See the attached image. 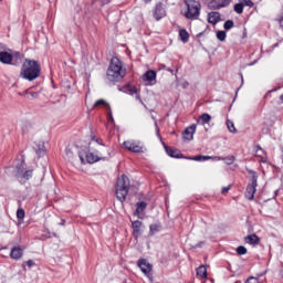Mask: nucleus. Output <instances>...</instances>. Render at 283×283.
<instances>
[{"instance_id": "1a4fd4ad", "label": "nucleus", "mask_w": 283, "mask_h": 283, "mask_svg": "<svg viewBox=\"0 0 283 283\" xmlns=\"http://www.w3.org/2000/svg\"><path fill=\"white\" fill-rule=\"evenodd\" d=\"M167 17V11L161 2L157 3L154 11V18L156 21H160V19H165Z\"/></svg>"}, {"instance_id": "20e7f679", "label": "nucleus", "mask_w": 283, "mask_h": 283, "mask_svg": "<svg viewBox=\"0 0 283 283\" xmlns=\"http://www.w3.org/2000/svg\"><path fill=\"white\" fill-rule=\"evenodd\" d=\"M188 11L186 13L187 19H198L200 17V2L196 0L186 1Z\"/></svg>"}, {"instance_id": "423d86ee", "label": "nucleus", "mask_w": 283, "mask_h": 283, "mask_svg": "<svg viewBox=\"0 0 283 283\" xmlns=\"http://www.w3.org/2000/svg\"><path fill=\"white\" fill-rule=\"evenodd\" d=\"M123 145L125 149L133 151V154H143V146L138 142L127 140Z\"/></svg>"}, {"instance_id": "a878e982", "label": "nucleus", "mask_w": 283, "mask_h": 283, "mask_svg": "<svg viewBox=\"0 0 283 283\" xmlns=\"http://www.w3.org/2000/svg\"><path fill=\"white\" fill-rule=\"evenodd\" d=\"M226 125L231 134H238V129H235V124H233L231 119H228Z\"/></svg>"}, {"instance_id": "f257e3e1", "label": "nucleus", "mask_w": 283, "mask_h": 283, "mask_svg": "<svg viewBox=\"0 0 283 283\" xmlns=\"http://www.w3.org/2000/svg\"><path fill=\"white\" fill-rule=\"evenodd\" d=\"M125 74H127V71L123 69V62H120L118 57H113L106 73L107 80L111 81V83H116L123 81Z\"/></svg>"}, {"instance_id": "8fccbe9b", "label": "nucleus", "mask_w": 283, "mask_h": 283, "mask_svg": "<svg viewBox=\"0 0 283 283\" xmlns=\"http://www.w3.org/2000/svg\"><path fill=\"white\" fill-rule=\"evenodd\" d=\"M187 86H189V83H188V82H185V83H184V87H187Z\"/></svg>"}, {"instance_id": "2eb2a0df", "label": "nucleus", "mask_w": 283, "mask_h": 283, "mask_svg": "<svg viewBox=\"0 0 283 283\" xmlns=\"http://www.w3.org/2000/svg\"><path fill=\"white\" fill-rule=\"evenodd\" d=\"M10 256L13 260H21V258H23V250L19 247H15L11 250Z\"/></svg>"}, {"instance_id": "6e6552de", "label": "nucleus", "mask_w": 283, "mask_h": 283, "mask_svg": "<svg viewBox=\"0 0 283 283\" xmlns=\"http://www.w3.org/2000/svg\"><path fill=\"white\" fill-rule=\"evenodd\" d=\"M137 265L139 266L140 271L144 272L147 275V277H151L153 266H151L150 263H148L147 260H145V259L139 260L137 262Z\"/></svg>"}, {"instance_id": "72a5a7b5", "label": "nucleus", "mask_w": 283, "mask_h": 283, "mask_svg": "<svg viewBox=\"0 0 283 283\" xmlns=\"http://www.w3.org/2000/svg\"><path fill=\"white\" fill-rule=\"evenodd\" d=\"M17 218L18 220H23V218H25V210H23L22 208L18 209Z\"/></svg>"}, {"instance_id": "5701e85b", "label": "nucleus", "mask_w": 283, "mask_h": 283, "mask_svg": "<svg viewBox=\"0 0 283 283\" xmlns=\"http://www.w3.org/2000/svg\"><path fill=\"white\" fill-rule=\"evenodd\" d=\"M102 105H104V107H106L107 109H112V106H109V104H107L105 99L96 101L95 104L93 105V109L96 107H101Z\"/></svg>"}, {"instance_id": "13d9d810", "label": "nucleus", "mask_w": 283, "mask_h": 283, "mask_svg": "<svg viewBox=\"0 0 283 283\" xmlns=\"http://www.w3.org/2000/svg\"><path fill=\"white\" fill-rule=\"evenodd\" d=\"M61 224H62V226H63V224H65V221H62V223H61Z\"/></svg>"}, {"instance_id": "864d4df0", "label": "nucleus", "mask_w": 283, "mask_h": 283, "mask_svg": "<svg viewBox=\"0 0 283 283\" xmlns=\"http://www.w3.org/2000/svg\"><path fill=\"white\" fill-rule=\"evenodd\" d=\"M280 23H281V25L283 27V24H282V23H283V18H282V19H280Z\"/></svg>"}, {"instance_id": "ddd939ff", "label": "nucleus", "mask_w": 283, "mask_h": 283, "mask_svg": "<svg viewBox=\"0 0 283 283\" xmlns=\"http://www.w3.org/2000/svg\"><path fill=\"white\" fill-rule=\"evenodd\" d=\"M220 21V12L212 11L208 14V23L216 25Z\"/></svg>"}, {"instance_id": "c756f323", "label": "nucleus", "mask_w": 283, "mask_h": 283, "mask_svg": "<svg viewBox=\"0 0 283 283\" xmlns=\"http://www.w3.org/2000/svg\"><path fill=\"white\" fill-rule=\"evenodd\" d=\"M189 160H196V161H200V160H211V156H196V157H190Z\"/></svg>"}, {"instance_id": "c85d7f7f", "label": "nucleus", "mask_w": 283, "mask_h": 283, "mask_svg": "<svg viewBox=\"0 0 283 283\" xmlns=\"http://www.w3.org/2000/svg\"><path fill=\"white\" fill-rule=\"evenodd\" d=\"M200 120L201 123L205 125L207 123H210L211 122V115L207 114V113H203L201 116H200Z\"/></svg>"}, {"instance_id": "f704fd0d", "label": "nucleus", "mask_w": 283, "mask_h": 283, "mask_svg": "<svg viewBox=\"0 0 283 283\" xmlns=\"http://www.w3.org/2000/svg\"><path fill=\"white\" fill-rule=\"evenodd\" d=\"M224 30H231L233 28V20H228L223 24Z\"/></svg>"}, {"instance_id": "2f4dec72", "label": "nucleus", "mask_w": 283, "mask_h": 283, "mask_svg": "<svg viewBox=\"0 0 283 283\" xmlns=\"http://www.w3.org/2000/svg\"><path fill=\"white\" fill-rule=\"evenodd\" d=\"M149 229H150V233L154 235V233H158V231H160V224L153 223L150 224Z\"/></svg>"}, {"instance_id": "603ef678", "label": "nucleus", "mask_w": 283, "mask_h": 283, "mask_svg": "<svg viewBox=\"0 0 283 283\" xmlns=\"http://www.w3.org/2000/svg\"><path fill=\"white\" fill-rule=\"evenodd\" d=\"M92 140H95V143H98V139H96L95 137H93Z\"/></svg>"}, {"instance_id": "c9c22d12", "label": "nucleus", "mask_w": 283, "mask_h": 283, "mask_svg": "<svg viewBox=\"0 0 283 283\" xmlns=\"http://www.w3.org/2000/svg\"><path fill=\"white\" fill-rule=\"evenodd\" d=\"M237 253H238V255H247V249L243 245H240L237 249Z\"/></svg>"}, {"instance_id": "f3484780", "label": "nucleus", "mask_w": 283, "mask_h": 283, "mask_svg": "<svg viewBox=\"0 0 283 283\" xmlns=\"http://www.w3.org/2000/svg\"><path fill=\"white\" fill-rule=\"evenodd\" d=\"M245 242L255 247V244H260V238L256 234H250L245 237Z\"/></svg>"}, {"instance_id": "37998d69", "label": "nucleus", "mask_w": 283, "mask_h": 283, "mask_svg": "<svg viewBox=\"0 0 283 283\" xmlns=\"http://www.w3.org/2000/svg\"><path fill=\"white\" fill-rule=\"evenodd\" d=\"M27 265L29 266V269H32V266H34V261L32 260L27 261Z\"/></svg>"}, {"instance_id": "aec40b11", "label": "nucleus", "mask_w": 283, "mask_h": 283, "mask_svg": "<svg viewBox=\"0 0 283 283\" xmlns=\"http://www.w3.org/2000/svg\"><path fill=\"white\" fill-rule=\"evenodd\" d=\"M130 95L135 96V99L138 101L142 105H145V102H143V99L140 98V94L138 93V88L137 87H132L129 90Z\"/></svg>"}, {"instance_id": "a18cd8bd", "label": "nucleus", "mask_w": 283, "mask_h": 283, "mask_svg": "<svg viewBox=\"0 0 283 283\" xmlns=\"http://www.w3.org/2000/svg\"><path fill=\"white\" fill-rule=\"evenodd\" d=\"M108 118L112 123H114V116H112V109H109V113H108Z\"/></svg>"}, {"instance_id": "b1692460", "label": "nucleus", "mask_w": 283, "mask_h": 283, "mask_svg": "<svg viewBox=\"0 0 283 283\" xmlns=\"http://www.w3.org/2000/svg\"><path fill=\"white\" fill-rule=\"evenodd\" d=\"M132 227H133L134 233H135L136 235H138V234L140 233V228L143 227V222H140V221H134V222L132 223Z\"/></svg>"}, {"instance_id": "4c0bfd02", "label": "nucleus", "mask_w": 283, "mask_h": 283, "mask_svg": "<svg viewBox=\"0 0 283 283\" xmlns=\"http://www.w3.org/2000/svg\"><path fill=\"white\" fill-rule=\"evenodd\" d=\"M244 6H248V8H253L254 3L251 0H243Z\"/></svg>"}, {"instance_id": "f03ea898", "label": "nucleus", "mask_w": 283, "mask_h": 283, "mask_svg": "<svg viewBox=\"0 0 283 283\" xmlns=\"http://www.w3.org/2000/svg\"><path fill=\"white\" fill-rule=\"evenodd\" d=\"M41 74V65L34 60H25L22 64L20 76L27 81H34Z\"/></svg>"}, {"instance_id": "3c124183", "label": "nucleus", "mask_w": 283, "mask_h": 283, "mask_svg": "<svg viewBox=\"0 0 283 283\" xmlns=\"http://www.w3.org/2000/svg\"><path fill=\"white\" fill-rule=\"evenodd\" d=\"M145 3H151V0H144Z\"/></svg>"}, {"instance_id": "39448f33", "label": "nucleus", "mask_w": 283, "mask_h": 283, "mask_svg": "<svg viewBox=\"0 0 283 283\" xmlns=\"http://www.w3.org/2000/svg\"><path fill=\"white\" fill-rule=\"evenodd\" d=\"M15 176L19 180H30L32 178V170H25V161H22L21 167H18Z\"/></svg>"}, {"instance_id": "bb28decb", "label": "nucleus", "mask_w": 283, "mask_h": 283, "mask_svg": "<svg viewBox=\"0 0 283 283\" xmlns=\"http://www.w3.org/2000/svg\"><path fill=\"white\" fill-rule=\"evenodd\" d=\"M197 275L199 277H207V266L201 265L197 269Z\"/></svg>"}, {"instance_id": "5fc2aeb1", "label": "nucleus", "mask_w": 283, "mask_h": 283, "mask_svg": "<svg viewBox=\"0 0 283 283\" xmlns=\"http://www.w3.org/2000/svg\"><path fill=\"white\" fill-rule=\"evenodd\" d=\"M280 101H282V102H283V94L280 96Z\"/></svg>"}, {"instance_id": "79ce46f5", "label": "nucleus", "mask_w": 283, "mask_h": 283, "mask_svg": "<svg viewBox=\"0 0 283 283\" xmlns=\"http://www.w3.org/2000/svg\"><path fill=\"white\" fill-rule=\"evenodd\" d=\"M65 154L69 158H72V150L70 148L65 149Z\"/></svg>"}, {"instance_id": "dca6fc26", "label": "nucleus", "mask_w": 283, "mask_h": 283, "mask_svg": "<svg viewBox=\"0 0 283 283\" xmlns=\"http://www.w3.org/2000/svg\"><path fill=\"white\" fill-rule=\"evenodd\" d=\"M256 188L258 187H255V186H249L248 185L247 190H245L247 200H253V198H255Z\"/></svg>"}, {"instance_id": "f8f14e48", "label": "nucleus", "mask_w": 283, "mask_h": 283, "mask_svg": "<svg viewBox=\"0 0 283 283\" xmlns=\"http://www.w3.org/2000/svg\"><path fill=\"white\" fill-rule=\"evenodd\" d=\"M12 54L7 51L0 52V63H4L6 65H12Z\"/></svg>"}, {"instance_id": "c03bdc74", "label": "nucleus", "mask_w": 283, "mask_h": 283, "mask_svg": "<svg viewBox=\"0 0 283 283\" xmlns=\"http://www.w3.org/2000/svg\"><path fill=\"white\" fill-rule=\"evenodd\" d=\"M234 160H235V157H230L228 159V165H233Z\"/></svg>"}, {"instance_id": "393cba45", "label": "nucleus", "mask_w": 283, "mask_h": 283, "mask_svg": "<svg viewBox=\"0 0 283 283\" xmlns=\"http://www.w3.org/2000/svg\"><path fill=\"white\" fill-rule=\"evenodd\" d=\"M179 36L184 43H187V41H189V32H187V30L185 29H181L179 31Z\"/></svg>"}, {"instance_id": "4d7b16f0", "label": "nucleus", "mask_w": 283, "mask_h": 283, "mask_svg": "<svg viewBox=\"0 0 283 283\" xmlns=\"http://www.w3.org/2000/svg\"><path fill=\"white\" fill-rule=\"evenodd\" d=\"M168 72H174V70H171V69H168Z\"/></svg>"}, {"instance_id": "cd10ccee", "label": "nucleus", "mask_w": 283, "mask_h": 283, "mask_svg": "<svg viewBox=\"0 0 283 283\" xmlns=\"http://www.w3.org/2000/svg\"><path fill=\"white\" fill-rule=\"evenodd\" d=\"M164 147L166 149V154H168V156H170L171 158H178V153L169 147H167L165 144H164Z\"/></svg>"}, {"instance_id": "6e6d98bb", "label": "nucleus", "mask_w": 283, "mask_h": 283, "mask_svg": "<svg viewBox=\"0 0 283 283\" xmlns=\"http://www.w3.org/2000/svg\"><path fill=\"white\" fill-rule=\"evenodd\" d=\"M270 92H277V88H274V90H272V91H270Z\"/></svg>"}, {"instance_id": "a19ab883", "label": "nucleus", "mask_w": 283, "mask_h": 283, "mask_svg": "<svg viewBox=\"0 0 283 283\" xmlns=\"http://www.w3.org/2000/svg\"><path fill=\"white\" fill-rule=\"evenodd\" d=\"M231 189V186L223 187L221 193H229V190Z\"/></svg>"}, {"instance_id": "7c9ffc66", "label": "nucleus", "mask_w": 283, "mask_h": 283, "mask_svg": "<svg viewBox=\"0 0 283 283\" xmlns=\"http://www.w3.org/2000/svg\"><path fill=\"white\" fill-rule=\"evenodd\" d=\"M234 12H237V14H242L244 12V4L237 3L234 6Z\"/></svg>"}, {"instance_id": "0eeeda50", "label": "nucleus", "mask_w": 283, "mask_h": 283, "mask_svg": "<svg viewBox=\"0 0 283 283\" xmlns=\"http://www.w3.org/2000/svg\"><path fill=\"white\" fill-rule=\"evenodd\" d=\"M231 4V0H212L208 3L209 10H220Z\"/></svg>"}, {"instance_id": "9b49d317", "label": "nucleus", "mask_w": 283, "mask_h": 283, "mask_svg": "<svg viewBox=\"0 0 283 283\" xmlns=\"http://www.w3.org/2000/svg\"><path fill=\"white\" fill-rule=\"evenodd\" d=\"M193 134H196V124L185 129L182 134L184 140H193Z\"/></svg>"}, {"instance_id": "e433bc0d", "label": "nucleus", "mask_w": 283, "mask_h": 283, "mask_svg": "<svg viewBox=\"0 0 283 283\" xmlns=\"http://www.w3.org/2000/svg\"><path fill=\"white\" fill-rule=\"evenodd\" d=\"M29 101H33L34 98H39V92H29Z\"/></svg>"}, {"instance_id": "ea45409f", "label": "nucleus", "mask_w": 283, "mask_h": 283, "mask_svg": "<svg viewBox=\"0 0 283 283\" xmlns=\"http://www.w3.org/2000/svg\"><path fill=\"white\" fill-rule=\"evenodd\" d=\"M245 283H258V279L251 276L245 281Z\"/></svg>"}, {"instance_id": "7ed1b4c3", "label": "nucleus", "mask_w": 283, "mask_h": 283, "mask_svg": "<svg viewBox=\"0 0 283 283\" xmlns=\"http://www.w3.org/2000/svg\"><path fill=\"white\" fill-rule=\"evenodd\" d=\"M128 193H129V178L123 175L117 179L116 198L117 200H119V202H125Z\"/></svg>"}, {"instance_id": "412c9836", "label": "nucleus", "mask_w": 283, "mask_h": 283, "mask_svg": "<svg viewBox=\"0 0 283 283\" xmlns=\"http://www.w3.org/2000/svg\"><path fill=\"white\" fill-rule=\"evenodd\" d=\"M144 81H148V83H151V81H156V71H148L144 75Z\"/></svg>"}, {"instance_id": "4468645a", "label": "nucleus", "mask_w": 283, "mask_h": 283, "mask_svg": "<svg viewBox=\"0 0 283 283\" xmlns=\"http://www.w3.org/2000/svg\"><path fill=\"white\" fill-rule=\"evenodd\" d=\"M247 171L251 176L249 186L258 187V178H259L258 172H255V170H252V169H249V168H247Z\"/></svg>"}, {"instance_id": "6ab92c4d", "label": "nucleus", "mask_w": 283, "mask_h": 283, "mask_svg": "<svg viewBox=\"0 0 283 283\" xmlns=\"http://www.w3.org/2000/svg\"><path fill=\"white\" fill-rule=\"evenodd\" d=\"M147 209V203L145 201H139L136 203V213L140 216Z\"/></svg>"}, {"instance_id": "09e8293b", "label": "nucleus", "mask_w": 283, "mask_h": 283, "mask_svg": "<svg viewBox=\"0 0 283 283\" xmlns=\"http://www.w3.org/2000/svg\"><path fill=\"white\" fill-rule=\"evenodd\" d=\"M155 126H156L157 134H158V132H159V129H158V123L155 122Z\"/></svg>"}, {"instance_id": "a211bd4d", "label": "nucleus", "mask_w": 283, "mask_h": 283, "mask_svg": "<svg viewBox=\"0 0 283 283\" xmlns=\"http://www.w3.org/2000/svg\"><path fill=\"white\" fill-rule=\"evenodd\" d=\"M12 62L11 65H21L23 63V56H21V53L17 52L12 55Z\"/></svg>"}, {"instance_id": "49530a36", "label": "nucleus", "mask_w": 283, "mask_h": 283, "mask_svg": "<svg viewBox=\"0 0 283 283\" xmlns=\"http://www.w3.org/2000/svg\"><path fill=\"white\" fill-rule=\"evenodd\" d=\"M80 160H81L82 165H85V158L83 157V155H80Z\"/></svg>"}, {"instance_id": "9d476101", "label": "nucleus", "mask_w": 283, "mask_h": 283, "mask_svg": "<svg viewBox=\"0 0 283 283\" xmlns=\"http://www.w3.org/2000/svg\"><path fill=\"white\" fill-rule=\"evenodd\" d=\"M98 160H105V157L103 156V154H98V153L86 154V161L90 165H94V163H98Z\"/></svg>"}, {"instance_id": "473e14b6", "label": "nucleus", "mask_w": 283, "mask_h": 283, "mask_svg": "<svg viewBox=\"0 0 283 283\" xmlns=\"http://www.w3.org/2000/svg\"><path fill=\"white\" fill-rule=\"evenodd\" d=\"M217 39L219 41H226L227 40V32L226 31H218L217 32Z\"/></svg>"}, {"instance_id": "4be33fe9", "label": "nucleus", "mask_w": 283, "mask_h": 283, "mask_svg": "<svg viewBox=\"0 0 283 283\" xmlns=\"http://www.w3.org/2000/svg\"><path fill=\"white\" fill-rule=\"evenodd\" d=\"M34 149H35V154H36L38 156H43V155H45V145H44L43 143L38 144Z\"/></svg>"}, {"instance_id": "de8ad7c7", "label": "nucleus", "mask_w": 283, "mask_h": 283, "mask_svg": "<svg viewBox=\"0 0 283 283\" xmlns=\"http://www.w3.org/2000/svg\"><path fill=\"white\" fill-rule=\"evenodd\" d=\"M205 244V242H199L197 245H195V249H198L200 247H202Z\"/></svg>"}, {"instance_id": "58836bf2", "label": "nucleus", "mask_w": 283, "mask_h": 283, "mask_svg": "<svg viewBox=\"0 0 283 283\" xmlns=\"http://www.w3.org/2000/svg\"><path fill=\"white\" fill-rule=\"evenodd\" d=\"M20 96H23L24 98H30V92L24 91L23 93H19Z\"/></svg>"}]
</instances>
